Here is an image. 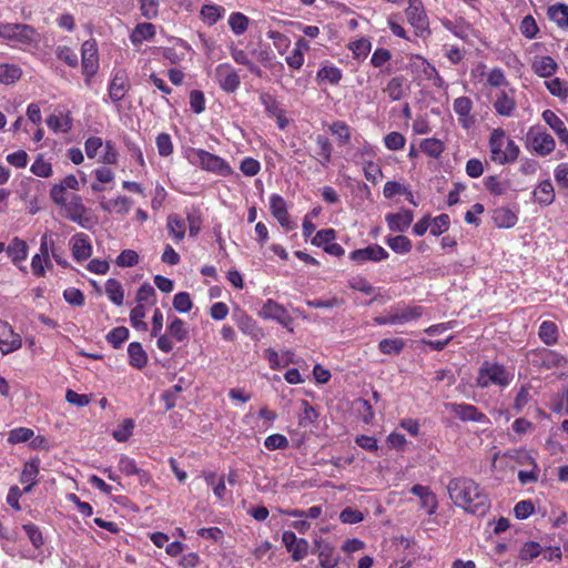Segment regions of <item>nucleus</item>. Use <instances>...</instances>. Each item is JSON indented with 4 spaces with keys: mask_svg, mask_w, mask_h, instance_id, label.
Instances as JSON below:
<instances>
[{
    "mask_svg": "<svg viewBox=\"0 0 568 568\" xmlns=\"http://www.w3.org/2000/svg\"><path fill=\"white\" fill-rule=\"evenodd\" d=\"M6 252H7L8 256L11 258L12 263L14 265L19 266V268L22 272H26V267L20 266V263L26 261V258L28 256L27 242L19 237H14L7 246Z\"/></svg>",
    "mask_w": 568,
    "mask_h": 568,
    "instance_id": "nucleus-28",
    "label": "nucleus"
},
{
    "mask_svg": "<svg viewBox=\"0 0 568 568\" xmlns=\"http://www.w3.org/2000/svg\"><path fill=\"white\" fill-rule=\"evenodd\" d=\"M410 493L419 498L420 508L425 509L429 516L436 513L438 508L437 497L428 486L416 484L410 488Z\"/></svg>",
    "mask_w": 568,
    "mask_h": 568,
    "instance_id": "nucleus-22",
    "label": "nucleus"
},
{
    "mask_svg": "<svg viewBox=\"0 0 568 568\" xmlns=\"http://www.w3.org/2000/svg\"><path fill=\"white\" fill-rule=\"evenodd\" d=\"M217 78L222 89L227 92L235 91L240 84L237 73L227 65H220L217 68Z\"/></svg>",
    "mask_w": 568,
    "mask_h": 568,
    "instance_id": "nucleus-34",
    "label": "nucleus"
},
{
    "mask_svg": "<svg viewBox=\"0 0 568 568\" xmlns=\"http://www.w3.org/2000/svg\"><path fill=\"white\" fill-rule=\"evenodd\" d=\"M21 75L22 71L19 65L0 62V83L11 84L19 80Z\"/></svg>",
    "mask_w": 568,
    "mask_h": 568,
    "instance_id": "nucleus-46",
    "label": "nucleus"
},
{
    "mask_svg": "<svg viewBox=\"0 0 568 568\" xmlns=\"http://www.w3.org/2000/svg\"><path fill=\"white\" fill-rule=\"evenodd\" d=\"M82 71L88 78H92L99 69L98 47L95 41L87 40L81 47Z\"/></svg>",
    "mask_w": 568,
    "mask_h": 568,
    "instance_id": "nucleus-14",
    "label": "nucleus"
},
{
    "mask_svg": "<svg viewBox=\"0 0 568 568\" xmlns=\"http://www.w3.org/2000/svg\"><path fill=\"white\" fill-rule=\"evenodd\" d=\"M545 85L549 93L561 101L568 99V83L559 78L545 81Z\"/></svg>",
    "mask_w": 568,
    "mask_h": 568,
    "instance_id": "nucleus-50",
    "label": "nucleus"
},
{
    "mask_svg": "<svg viewBox=\"0 0 568 568\" xmlns=\"http://www.w3.org/2000/svg\"><path fill=\"white\" fill-rule=\"evenodd\" d=\"M450 225V217L448 214L443 213L438 216L430 219V234L434 236H438L445 233Z\"/></svg>",
    "mask_w": 568,
    "mask_h": 568,
    "instance_id": "nucleus-64",
    "label": "nucleus"
},
{
    "mask_svg": "<svg viewBox=\"0 0 568 568\" xmlns=\"http://www.w3.org/2000/svg\"><path fill=\"white\" fill-rule=\"evenodd\" d=\"M118 467L125 476L136 475L140 478L145 476V473L138 467L136 462L126 455L119 456Z\"/></svg>",
    "mask_w": 568,
    "mask_h": 568,
    "instance_id": "nucleus-49",
    "label": "nucleus"
},
{
    "mask_svg": "<svg viewBox=\"0 0 568 568\" xmlns=\"http://www.w3.org/2000/svg\"><path fill=\"white\" fill-rule=\"evenodd\" d=\"M335 239L336 231L334 229H323L316 232L311 243L325 250Z\"/></svg>",
    "mask_w": 568,
    "mask_h": 568,
    "instance_id": "nucleus-63",
    "label": "nucleus"
},
{
    "mask_svg": "<svg viewBox=\"0 0 568 568\" xmlns=\"http://www.w3.org/2000/svg\"><path fill=\"white\" fill-rule=\"evenodd\" d=\"M30 171L39 178H50L53 174L52 165L43 159V155H38L32 163Z\"/></svg>",
    "mask_w": 568,
    "mask_h": 568,
    "instance_id": "nucleus-62",
    "label": "nucleus"
},
{
    "mask_svg": "<svg viewBox=\"0 0 568 568\" xmlns=\"http://www.w3.org/2000/svg\"><path fill=\"white\" fill-rule=\"evenodd\" d=\"M129 363L131 366L142 369L148 364V355L142 345L138 342H132L128 346Z\"/></svg>",
    "mask_w": 568,
    "mask_h": 568,
    "instance_id": "nucleus-37",
    "label": "nucleus"
},
{
    "mask_svg": "<svg viewBox=\"0 0 568 568\" xmlns=\"http://www.w3.org/2000/svg\"><path fill=\"white\" fill-rule=\"evenodd\" d=\"M532 72L540 78H550L558 70V63L550 55L536 57L531 63Z\"/></svg>",
    "mask_w": 568,
    "mask_h": 568,
    "instance_id": "nucleus-29",
    "label": "nucleus"
},
{
    "mask_svg": "<svg viewBox=\"0 0 568 568\" xmlns=\"http://www.w3.org/2000/svg\"><path fill=\"white\" fill-rule=\"evenodd\" d=\"M490 160L499 165L514 163L519 155V146L500 129H494L489 136Z\"/></svg>",
    "mask_w": 568,
    "mask_h": 568,
    "instance_id": "nucleus-3",
    "label": "nucleus"
},
{
    "mask_svg": "<svg viewBox=\"0 0 568 568\" xmlns=\"http://www.w3.org/2000/svg\"><path fill=\"white\" fill-rule=\"evenodd\" d=\"M547 16L558 28L568 30V4L558 2L549 6Z\"/></svg>",
    "mask_w": 568,
    "mask_h": 568,
    "instance_id": "nucleus-33",
    "label": "nucleus"
},
{
    "mask_svg": "<svg viewBox=\"0 0 568 568\" xmlns=\"http://www.w3.org/2000/svg\"><path fill=\"white\" fill-rule=\"evenodd\" d=\"M404 75H396L388 80L383 92L392 102L399 101L406 95L408 85Z\"/></svg>",
    "mask_w": 568,
    "mask_h": 568,
    "instance_id": "nucleus-27",
    "label": "nucleus"
},
{
    "mask_svg": "<svg viewBox=\"0 0 568 568\" xmlns=\"http://www.w3.org/2000/svg\"><path fill=\"white\" fill-rule=\"evenodd\" d=\"M342 78V70L335 65H324L316 73L317 81L327 82L333 85L338 84Z\"/></svg>",
    "mask_w": 568,
    "mask_h": 568,
    "instance_id": "nucleus-42",
    "label": "nucleus"
},
{
    "mask_svg": "<svg viewBox=\"0 0 568 568\" xmlns=\"http://www.w3.org/2000/svg\"><path fill=\"white\" fill-rule=\"evenodd\" d=\"M100 209L108 214L126 215L132 206L130 197L119 195L112 200H105L104 197L99 202Z\"/></svg>",
    "mask_w": 568,
    "mask_h": 568,
    "instance_id": "nucleus-24",
    "label": "nucleus"
},
{
    "mask_svg": "<svg viewBox=\"0 0 568 568\" xmlns=\"http://www.w3.org/2000/svg\"><path fill=\"white\" fill-rule=\"evenodd\" d=\"M414 220V214L410 210H402L397 213H388L385 216L388 229L393 232L406 231Z\"/></svg>",
    "mask_w": 568,
    "mask_h": 568,
    "instance_id": "nucleus-25",
    "label": "nucleus"
},
{
    "mask_svg": "<svg viewBox=\"0 0 568 568\" xmlns=\"http://www.w3.org/2000/svg\"><path fill=\"white\" fill-rule=\"evenodd\" d=\"M405 347V339L400 337L384 338L378 343V349L385 355H399Z\"/></svg>",
    "mask_w": 568,
    "mask_h": 568,
    "instance_id": "nucleus-45",
    "label": "nucleus"
},
{
    "mask_svg": "<svg viewBox=\"0 0 568 568\" xmlns=\"http://www.w3.org/2000/svg\"><path fill=\"white\" fill-rule=\"evenodd\" d=\"M204 480L207 486L212 487L214 495L219 499L224 498L226 487L223 478L219 477L214 473H206L204 474Z\"/></svg>",
    "mask_w": 568,
    "mask_h": 568,
    "instance_id": "nucleus-58",
    "label": "nucleus"
},
{
    "mask_svg": "<svg viewBox=\"0 0 568 568\" xmlns=\"http://www.w3.org/2000/svg\"><path fill=\"white\" fill-rule=\"evenodd\" d=\"M419 148L422 152L433 159H438L445 151L444 142L436 138H427L422 140Z\"/></svg>",
    "mask_w": 568,
    "mask_h": 568,
    "instance_id": "nucleus-43",
    "label": "nucleus"
},
{
    "mask_svg": "<svg viewBox=\"0 0 568 568\" xmlns=\"http://www.w3.org/2000/svg\"><path fill=\"white\" fill-rule=\"evenodd\" d=\"M532 194L535 201L544 206H548L555 201V189L549 180L541 181Z\"/></svg>",
    "mask_w": 568,
    "mask_h": 568,
    "instance_id": "nucleus-35",
    "label": "nucleus"
},
{
    "mask_svg": "<svg viewBox=\"0 0 568 568\" xmlns=\"http://www.w3.org/2000/svg\"><path fill=\"white\" fill-rule=\"evenodd\" d=\"M529 362L541 369L565 367L567 358L558 352L549 348L534 349L529 353Z\"/></svg>",
    "mask_w": 568,
    "mask_h": 568,
    "instance_id": "nucleus-10",
    "label": "nucleus"
},
{
    "mask_svg": "<svg viewBox=\"0 0 568 568\" xmlns=\"http://www.w3.org/2000/svg\"><path fill=\"white\" fill-rule=\"evenodd\" d=\"M257 315L264 320L275 321L288 332H293L294 329V320L287 310L271 298L263 304L261 310L257 312Z\"/></svg>",
    "mask_w": 568,
    "mask_h": 568,
    "instance_id": "nucleus-9",
    "label": "nucleus"
},
{
    "mask_svg": "<svg viewBox=\"0 0 568 568\" xmlns=\"http://www.w3.org/2000/svg\"><path fill=\"white\" fill-rule=\"evenodd\" d=\"M514 374L503 364L485 361L478 369L476 385L488 388L491 385L505 388L511 384Z\"/></svg>",
    "mask_w": 568,
    "mask_h": 568,
    "instance_id": "nucleus-5",
    "label": "nucleus"
},
{
    "mask_svg": "<svg viewBox=\"0 0 568 568\" xmlns=\"http://www.w3.org/2000/svg\"><path fill=\"white\" fill-rule=\"evenodd\" d=\"M407 8L404 13L407 22L414 29L417 38L425 39L430 36L429 19L422 0H407Z\"/></svg>",
    "mask_w": 568,
    "mask_h": 568,
    "instance_id": "nucleus-6",
    "label": "nucleus"
},
{
    "mask_svg": "<svg viewBox=\"0 0 568 568\" xmlns=\"http://www.w3.org/2000/svg\"><path fill=\"white\" fill-rule=\"evenodd\" d=\"M474 104L470 98L459 97L454 100L453 109L458 116V123L465 130L475 124V115L471 114Z\"/></svg>",
    "mask_w": 568,
    "mask_h": 568,
    "instance_id": "nucleus-16",
    "label": "nucleus"
},
{
    "mask_svg": "<svg viewBox=\"0 0 568 568\" xmlns=\"http://www.w3.org/2000/svg\"><path fill=\"white\" fill-rule=\"evenodd\" d=\"M0 38L14 42L26 51L37 49L41 40L40 33L24 23H0Z\"/></svg>",
    "mask_w": 568,
    "mask_h": 568,
    "instance_id": "nucleus-4",
    "label": "nucleus"
},
{
    "mask_svg": "<svg viewBox=\"0 0 568 568\" xmlns=\"http://www.w3.org/2000/svg\"><path fill=\"white\" fill-rule=\"evenodd\" d=\"M39 471L40 460L38 458L30 459L23 465V469L20 475V483L24 485L23 489H21L23 494L30 493L38 484Z\"/></svg>",
    "mask_w": 568,
    "mask_h": 568,
    "instance_id": "nucleus-23",
    "label": "nucleus"
},
{
    "mask_svg": "<svg viewBox=\"0 0 568 568\" xmlns=\"http://www.w3.org/2000/svg\"><path fill=\"white\" fill-rule=\"evenodd\" d=\"M130 90L129 73L123 68H114L108 85V97L112 102H120Z\"/></svg>",
    "mask_w": 568,
    "mask_h": 568,
    "instance_id": "nucleus-11",
    "label": "nucleus"
},
{
    "mask_svg": "<svg viewBox=\"0 0 568 568\" xmlns=\"http://www.w3.org/2000/svg\"><path fill=\"white\" fill-rule=\"evenodd\" d=\"M558 326L552 321H544L538 331L539 338L548 346H552L558 342Z\"/></svg>",
    "mask_w": 568,
    "mask_h": 568,
    "instance_id": "nucleus-39",
    "label": "nucleus"
},
{
    "mask_svg": "<svg viewBox=\"0 0 568 568\" xmlns=\"http://www.w3.org/2000/svg\"><path fill=\"white\" fill-rule=\"evenodd\" d=\"M79 191L80 190V183L75 175L69 174L65 178H63L59 183L54 184L50 190V199H62L68 197L72 193H69L68 191Z\"/></svg>",
    "mask_w": 568,
    "mask_h": 568,
    "instance_id": "nucleus-26",
    "label": "nucleus"
},
{
    "mask_svg": "<svg viewBox=\"0 0 568 568\" xmlns=\"http://www.w3.org/2000/svg\"><path fill=\"white\" fill-rule=\"evenodd\" d=\"M105 294L115 305L121 306L124 301V291L122 284L115 278H109L105 282Z\"/></svg>",
    "mask_w": 568,
    "mask_h": 568,
    "instance_id": "nucleus-44",
    "label": "nucleus"
},
{
    "mask_svg": "<svg viewBox=\"0 0 568 568\" xmlns=\"http://www.w3.org/2000/svg\"><path fill=\"white\" fill-rule=\"evenodd\" d=\"M155 34V27L152 23L143 22L136 24L133 29L130 40L133 44H141L144 41L151 40Z\"/></svg>",
    "mask_w": 568,
    "mask_h": 568,
    "instance_id": "nucleus-38",
    "label": "nucleus"
},
{
    "mask_svg": "<svg viewBox=\"0 0 568 568\" xmlns=\"http://www.w3.org/2000/svg\"><path fill=\"white\" fill-rule=\"evenodd\" d=\"M168 320V334L179 343L186 342L190 338V329L187 324L176 316L169 317Z\"/></svg>",
    "mask_w": 568,
    "mask_h": 568,
    "instance_id": "nucleus-30",
    "label": "nucleus"
},
{
    "mask_svg": "<svg viewBox=\"0 0 568 568\" xmlns=\"http://www.w3.org/2000/svg\"><path fill=\"white\" fill-rule=\"evenodd\" d=\"M72 256L75 261L88 260L92 255L90 237L84 233H77L70 239Z\"/></svg>",
    "mask_w": 568,
    "mask_h": 568,
    "instance_id": "nucleus-20",
    "label": "nucleus"
},
{
    "mask_svg": "<svg viewBox=\"0 0 568 568\" xmlns=\"http://www.w3.org/2000/svg\"><path fill=\"white\" fill-rule=\"evenodd\" d=\"M318 559L322 568H334L339 561V556L335 552V548L327 542H317Z\"/></svg>",
    "mask_w": 568,
    "mask_h": 568,
    "instance_id": "nucleus-36",
    "label": "nucleus"
},
{
    "mask_svg": "<svg viewBox=\"0 0 568 568\" xmlns=\"http://www.w3.org/2000/svg\"><path fill=\"white\" fill-rule=\"evenodd\" d=\"M302 413L300 414V425L302 427H307L317 419L318 414L316 409L305 399L301 403Z\"/></svg>",
    "mask_w": 568,
    "mask_h": 568,
    "instance_id": "nucleus-61",
    "label": "nucleus"
},
{
    "mask_svg": "<svg viewBox=\"0 0 568 568\" xmlns=\"http://www.w3.org/2000/svg\"><path fill=\"white\" fill-rule=\"evenodd\" d=\"M542 552V547L537 541H527L525 542L518 552V558L525 562H531Z\"/></svg>",
    "mask_w": 568,
    "mask_h": 568,
    "instance_id": "nucleus-47",
    "label": "nucleus"
},
{
    "mask_svg": "<svg viewBox=\"0 0 568 568\" xmlns=\"http://www.w3.org/2000/svg\"><path fill=\"white\" fill-rule=\"evenodd\" d=\"M189 161L203 170L227 174L230 172L229 164L220 156L212 154L203 149L192 150L189 154Z\"/></svg>",
    "mask_w": 568,
    "mask_h": 568,
    "instance_id": "nucleus-8",
    "label": "nucleus"
},
{
    "mask_svg": "<svg viewBox=\"0 0 568 568\" xmlns=\"http://www.w3.org/2000/svg\"><path fill=\"white\" fill-rule=\"evenodd\" d=\"M519 31L526 39H535L539 32L535 18L530 14L524 17L519 24Z\"/></svg>",
    "mask_w": 568,
    "mask_h": 568,
    "instance_id": "nucleus-59",
    "label": "nucleus"
},
{
    "mask_svg": "<svg viewBox=\"0 0 568 568\" xmlns=\"http://www.w3.org/2000/svg\"><path fill=\"white\" fill-rule=\"evenodd\" d=\"M443 27L450 31L455 37L466 40L469 36V26L464 23V21L460 22H454L449 19L442 20Z\"/></svg>",
    "mask_w": 568,
    "mask_h": 568,
    "instance_id": "nucleus-56",
    "label": "nucleus"
},
{
    "mask_svg": "<svg viewBox=\"0 0 568 568\" xmlns=\"http://www.w3.org/2000/svg\"><path fill=\"white\" fill-rule=\"evenodd\" d=\"M445 408L463 422L488 423L489 419L475 405L466 403H445Z\"/></svg>",
    "mask_w": 568,
    "mask_h": 568,
    "instance_id": "nucleus-12",
    "label": "nucleus"
},
{
    "mask_svg": "<svg viewBox=\"0 0 568 568\" xmlns=\"http://www.w3.org/2000/svg\"><path fill=\"white\" fill-rule=\"evenodd\" d=\"M494 109L498 115L510 116L516 109L515 90H500L496 94L494 101Z\"/></svg>",
    "mask_w": 568,
    "mask_h": 568,
    "instance_id": "nucleus-21",
    "label": "nucleus"
},
{
    "mask_svg": "<svg viewBox=\"0 0 568 568\" xmlns=\"http://www.w3.org/2000/svg\"><path fill=\"white\" fill-rule=\"evenodd\" d=\"M281 513L284 515H287L290 517H295V518L316 519L323 514V507L321 505H315V506L310 507L306 510L285 509V510H281Z\"/></svg>",
    "mask_w": 568,
    "mask_h": 568,
    "instance_id": "nucleus-55",
    "label": "nucleus"
},
{
    "mask_svg": "<svg viewBox=\"0 0 568 568\" xmlns=\"http://www.w3.org/2000/svg\"><path fill=\"white\" fill-rule=\"evenodd\" d=\"M282 542L286 547L287 551L291 552L292 559L294 561L304 559L308 554V541L304 538H297L296 535L291 530L283 532Z\"/></svg>",
    "mask_w": 568,
    "mask_h": 568,
    "instance_id": "nucleus-15",
    "label": "nucleus"
},
{
    "mask_svg": "<svg viewBox=\"0 0 568 568\" xmlns=\"http://www.w3.org/2000/svg\"><path fill=\"white\" fill-rule=\"evenodd\" d=\"M531 146L537 154L545 156L555 150L556 142L549 133L542 132L531 138Z\"/></svg>",
    "mask_w": 568,
    "mask_h": 568,
    "instance_id": "nucleus-32",
    "label": "nucleus"
},
{
    "mask_svg": "<svg viewBox=\"0 0 568 568\" xmlns=\"http://www.w3.org/2000/svg\"><path fill=\"white\" fill-rule=\"evenodd\" d=\"M316 146H317V154L322 158L321 159V163L322 165H327L329 162H331V158H332V143L329 141V139L324 135V134H320L316 136Z\"/></svg>",
    "mask_w": 568,
    "mask_h": 568,
    "instance_id": "nucleus-52",
    "label": "nucleus"
},
{
    "mask_svg": "<svg viewBox=\"0 0 568 568\" xmlns=\"http://www.w3.org/2000/svg\"><path fill=\"white\" fill-rule=\"evenodd\" d=\"M329 131L336 136L338 145L342 146L349 143L351 128L346 122L341 120L334 121L329 126Z\"/></svg>",
    "mask_w": 568,
    "mask_h": 568,
    "instance_id": "nucleus-48",
    "label": "nucleus"
},
{
    "mask_svg": "<svg viewBox=\"0 0 568 568\" xmlns=\"http://www.w3.org/2000/svg\"><path fill=\"white\" fill-rule=\"evenodd\" d=\"M168 231L175 242H181L186 232V222L176 214L168 216Z\"/></svg>",
    "mask_w": 568,
    "mask_h": 568,
    "instance_id": "nucleus-40",
    "label": "nucleus"
},
{
    "mask_svg": "<svg viewBox=\"0 0 568 568\" xmlns=\"http://www.w3.org/2000/svg\"><path fill=\"white\" fill-rule=\"evenodd\" d=\"M270 206L273 216L277 220L282 227L286 231L295 229V223L290 219L285 200L277 194L271 196Z\"/></svg>",
    "mask_w": 568,
    "mask_h": 568,
    "instance_id": "nucleus-19",
    "label": "nucleus"
},
{
    "mask_svg": "<svg viewBox=\"0 0 568 568\" xmlns=\"http://www.w3.org/2000/svg\"><path fill=\"white\" fill-rule=\"evenodd\" d=\"M385 242L397 254H407L413 247L410 240L405 235L389 236Z\"/></svg>",
    "mask_w": 568,
    "mask_h": 568,
    "instance_id": "nucleus-51",
    "label": "nucleus"
},
{
    "mask_svg": "<svg viewBox=\"0 0 568 568\" xmlns=\"http://www.w3.org/2000/svg\"><path fill=\"white\" fill-rule=\"evenodd\" d=\"M449 498L470 514L485 515L490 507L489 498L478 483L467 477H456L447 485Z\"/></svg>",
    "mask_w": 568,
    "mask_h": 568,
    "instance_id": "nucleus-1",
    "label": "nucleus"
},
{
    "mask_svg": "<svg viewBox=\"0 0 568 568\" xmlns=\"http://www.w3.org/2000/svg\"><path fill=\"white\" fill-rule=\"evenodd\" d=\"M51 201L59 207L61 216L79 226L91 230L97 224V219L83 204V200L79 194L72 193L68 197Z\"/></svg>",
    "mask_w": 568,
    "mask_h": 568,
    "instance_id": "nucleus-2",
    "label": "nucleus"
},
{
    "mask_svg": "<svg viewBox=\"0 0 568 568\" xmlns=\"http://www.w3.org/2000/svg\"><path fill=\"white\" fill-rule=\"evenodd\" d=\"M33 436L34 432L31 428L17 427L9 432L7 440L11 445H17L29 442Z\"/></svg>",
    "mask_w": 568,
    "mask_h": 568,
    "instance_id": "nucleus-57",
    "label": "nucleus"
},
{
    "mask_svg": "<svg viewBox=\"0 0 568 568\" xmlns=\"http://www.w3.org/2000/svg\"><path fill=\"white\" fill-rule=\"evenodd\" d=\"M22 345V339L17 334L12 326L3 321H0V351L2 354H9L19 349Z\"/></svg>",
    "mask_w": 568,
    "mask_h": 568,
    "instance_id": "nucleus-17",
    "label": "nucleus"
},
{
    "mask_svg": "<svg viewBox=\"0 0 568 568\" xmlns=\"http://www.w3.org/2000/svg\"><path fill=\"white\" fill-rule=\"evenodd\" d=\"M133 429L134 420L128 418L112 432V436L116 442L124 443L132 436Z\"/></svg>",
    "mask_w": 568,
    "mask_h": 568,
    "instance_id": "nucleus-60",
    "label": "nucleus"
},
{
    "mask_svg": "<svg viewBox=\"0 0 568 568\" xmlns=\"http://www.w3.org/2000/svg\"><path fill=\"white\" fill-rule=\"evenodd\" d=\"M45 122L54 132H68L72 125L70 118L64 114H51Z\"/></svg>",
    "mask_w": 568,
    "mask_h": 568,
    "instance_id": "nucleus-53",
    "label": "nucleus"
},
{
    "mask_svg": "<svg viewBox=\"0 0 568 568\" xmlns=\"http://www.w3.org/2000/svg\"><path fill=\"white\" fill-rule=\"evenodd\" d=\"M348 49L352 51L354 59L364 60L372 49V42L366 38H361L351 42Z\"/></svg>",
    "mask_w": 568,
    "mask_h": 568,
    "instance_id": "nucleus-54",
    "label": "nucleus"
},
{
    "mask_svg": "<svg viewBox=\"0 0 568 568\" xmlns=\"http://www.w3.org/2000/svg\"><path fill=\"white\" fill-rule=\"evenodd\" d=\"M225 13V9L217 4H204L201 8L200 17L207 26L215 24Z\"/></svg>",
    "mask_w": 568,
    "mask_h": 568,
    "instance_id": "nucleus-41",
    "label": "nucleus"
},
{
    "mask_svg": "<svg viewBox=\"0 0 568 568\" xmlns=\"http://www.w3.org/2000/svg\"><path fill=\"white\" fill-rule=\"evenodd\" d=\"M258 101L264 108L268 118L275 119L277 128L285 130L290 123L287 111L280 102L277 94L273 91H258Z\"/></svg>",
    "mask_w": 568,
    "mask_h": 568,
    "instance_id": "nucleus-7",
    "label": "nucleus"
},
{
    "mask_svg": "<svg viewBox=\"0 0 568 568\" xmlns=\"http://www.w3.org/2000/svg\"><path fill=\"white\" fill-rule=\"evenodd\" d=\"M390 310L393 313L395 325H402L417 321L424 314V308L422 306H407L403 303H397L393 305Z\"/></svg>",
    "mask_w": 568,
    "mask_h": 568,
    "instance_id": "nucleus-18",
    "label": "nucleus"
},
{
    "mask_svg": "<svg viewBox=\"0 0 568 568\" xmlns=\"http://www.w3.org/2000/svg\"><path fill=\"white\" fill-rule=\"evenodd\" d=\"M491 219L494 224L499 229H510L516 225L518 221L517 214L509 207H497L493 211Z\"/></svg>",
    "mask_w": 568,
    "mask_h": 568,
    "instance_id": "nucleus-31",
    "label": "nucleus"
},
{
    "mask_svg": "<svg viewBox=\"0 0 568 568\" xmlns=\"http://www.w3.org/2000/svg\"><path fill=\"white\" fill-rule=\"evenodd\" d=\"M388 256V252L378 244H371L364 248H357L349 253V260L358 265L366 262L377 263L387 260Z\"/></svg>",
    "mask_w": 568,
    "mask_h": 568,
    "instance_id": "nucleus-13",
    "label": "nucleus"
}]
</instances>
